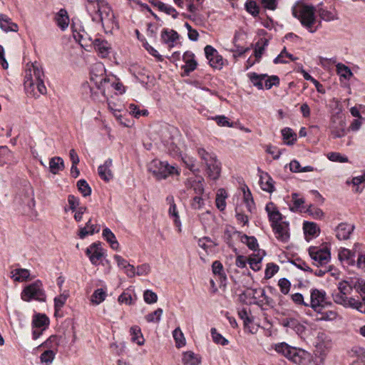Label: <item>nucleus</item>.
I'll list each match as a JSON object with an SVG mask.
<instances>
[{
  "label": "nucleus",
  "mask_w": 365,
  "mask_h": 365,
  "mask_svg": "<svg viewBox=\"0 0 365 365\" xmlns=\"http://www.w3.org/2000/svg\"><path fill=\"white\" fill-rule=\"evenodd\" d=\"M130 113L135 118L140 116H146L148 115V111L146 109H140L139 106L135 104L131 103L128 106Z\"/></svg>",
  "instance_id": "nucleus-54"
},
{
  "label": "nucleus",
  "mask_w": 365,
  "mask_h": 365,
  "mask_svg": "<svg viewBox=\"0 0 365 365\" xmlns=\"http://www.w3.org/2000/svg\"><path fill=\"white\" fill-rule=\"evenodd\" d=\"M238 236L240 237V241L245 244L250 250L254 251L258 250L257 240L255 237L247 236L240 232L238 233Z\"/></svg>",
  "instance_id": "nucleus-42"
},
{
  "label": "nucleus",
  "mask_w": 365,
  "mask_h": 365,
  "mask_svg": "<svg viewBox=\"0 0 365 365\" xmlns=\"http://www.w3.org/2000/svg\"><path fill=\"white\" fill-rule=\"evenodd\" d=\"M346 123L341 118H334L330 125L331 133L334 138H341L346 134Z\"/></svg>",
  "instance_id": "nucleus-16"
},
{
  "label": "nucleus",
  "mask_w": 365,
  "mask_h": 365,
  "mask_svg": "<svg viewBox=\"0 0 365 365\" xmlns=\"http://www.w3.org/2000/svg\"><path fill=\"white\" fill-rule=\"evenodd\" d=\"M106 68L103 63H97L92 66L90 72L91 81L100 90L103 82L108 78L105 74Z\"/></svg>",
  "instance_id": "nucleus-12"
},
{
  "label": "nucleus",
  "mask_w": 365,
  "mask_h": 365,
  "mask_svg": "<svg viewBox=\"0 0 365 365\" xmlns=\"http://www.w3.org/2000/svg\"><path fill=\"white\" fill-rule=\"evenodd\" d=\"M64 162L61 157H53L49 160L50 172L54 175L58 174L64 169Z\"/></svg>",
  "instance_id": "nucleus-38"
},
{
  "label": "nucleus",
  "mask_w": 365,
  "mask_h": 365,
  "mask_svg": "<svg viewBox=\"0 0 365 365\" xmlns=\"http://www.w3.org/2000/svg\"><path fill=\"white\" fill-rule=\"evenodd\" d=\"M197 153L200 159L203 161L205 165L210 163L215 162V160L217 158V156L215 153H209L202 148L197 149Z\"/></svg>",
  "instance_id": "nucleus-46"
},
{
  "label": "nucleus",
  "mask_w": 365,
  "mask_h": 365,
  "mask_svg": "<svg viewBox=\"0 0 365 365\" xmlns=\"http://www.w3.org/2000/svg\"><path fill=\"white\" fill-rule=\"evenodd\" d=\"M282 135L284 143L287 145H293L297 140L296 133L289 128L282 129Z\"/></svg>",
  "instance_id": "nucleus-45"
},
{
  "label": "nucleus",
  "mask_w": 365,
  "mask_h": 365,
  "mask_svg": "<svg viewBox=\"0 0 365 365\" xmlns=\"http://www.w3.org/2000/svg\"><path fill=\"white\" fill-rule=\"evenodd\" d=\"M224 59L219 53H216L213 57L209 60L210 66L215 68L220 69L224 66Z\"/></svg>",
  "instance_id": "nucleus-62"
},
{
  "label": "nucleus",
  "mask_w": 365,
  "mask_h": 365,
  "mask_svg": "<svg viewBox=\"0 0 365 365\" xmlns=\"http://www.w3.org/2000/svg\"><path fill=\"white\" fill-rule=\"evenodd\" d=\"M251 83L258 89L264 88V81L267 78V74H257L256 73H249L247 74Z\"/></svg>",
  "instance_id": "nucleus-41"
},
{
  "label": "nucleus",
  "mask_w": 365,
  "mask_h": 365,
  "mask_svg": "<svg viewBox=\"0 0 365 365\" xmlns=\"http://www.w3.org/2000/svg\"><path fill=\"white\" fill-rule=\"evenodd\" d=\"M54 21L57 26L62 30L65 31L69 25V16L68 12L64 9H61L54 16Z\"/></svg>",
  "instance_id": "nucleus-28"
},
{
  "label": "nucleus",
  "mask_w": 365,
  "mask_h": 365,
  "mask_svg": "<svg viewBox=\"0 0 365 365\" xmlns=\"http://www.w3.org/2000/svg\"><path fill=\"white\" fill-rule=\"evenodd\" d=\"M131 341L139 346L144 344L145 339L139 327L133 326L130 329Z\"/></svg>",
  "instance_id": "nucleus-40"
},
{
  "label": "nucleus",
  "mask_w": 365,
  "mask_h": 365,
  "mask_svg": "<svg viewBox=\"0 0 365 365\" xmlns=\"http://www.w3.org/2000/svg\"><path fill=\"white\" fill-rule=\"evenodd\" d=\"M89 14L93 21L101 22L103 26L110 28L115 24L113 12L105 0L102 2L100 1L99 4Z\"/></svg>",
  "instance_id": "nucleus-4"
},
{
  "label": "nucleus",
  "mask_w": 365,
  "mask_h": 365,
  "mask_svg": "<svg viewBox=\"0 0 365 365\" xmlns=\"http://www.w3.org/2000/svg\"><path fill=\"white\" fill-rule=\"evenodd\" d=\"M264 255L265 252L264 250H258L256 253H253L248 257V263L253 271L257 272L260 270L261 263Z\"/></svg>",
  "instance_id": "nucleus-24"
},
{
  "label": "nucleus",
  "mask_w": 365,
  "mask_h": 365,
  "mask_svg": "<svg viewBox=\"0 0 365 365\" xmlns=\"http://www.w3.org/2000/svg\"><path fill=\"white\" fill-rule=\"evenodd\" d=\"M106 292L103 289H97L91 296V302L98 305L106 299Z\"/></svg>",
  "instance_id": "nucleus-50"
},
{
  "label": "nucleus",
  "mask_w": 365,
  "mask_h": 365,
  "mask_svg": "<svg viewBox=\"0 0 365 365\" xmlns=\"http://www.w3.org/2000/svg\"><path fill=\"white\" fill-rule=\"evenodd\" d=\"M292 14L311 33L317 31V28L314 27L316 16L313 6L304 4L297 5L293 8Z\"/></svg>",
  "instance_id": "nucleus-3"
},
{
  "label": "nucleus",
  "mask_w": 365,
  "mask_h": 365,
  "mask_svg": "<svg viewBox=\"0 0 365 365\" xmlns=\"http://www.w3.org/2000/svg\"><path fill=\"white\" fill-rule=\"evenodd\" d=\"M112 160L108 159L98 168V175L101 178L106 182L110 181L113 175L111 171Z\"/></svg>",
  "instance_id": "nucleus-30"
},
{
  "label": "nucleus",
  "mask_w": 365,
  "mask_h": 365,
  "mask_svg": "<svg viewBox=\"0 0 365 365\" xmlns=\"http://www.w3.org/2000/svg\"><path fill=\"white\" fill-rule=\"evenodd\" d=\"M178 39V34L173 30L164 29L161 33V40L169 48H173Z\"/></svg>",
  "instance_id": "nucleus-31"
},
{
  "label": "nucleus",
  "mask_w": 365,
  "mask_h": 365,
  "mask_svg": "<svg viewBox=\"0 0 365 365\" xmlns=\"http://www.w3.org/2000/svg\"><path fill=\"white\" fill-rule=\"evenodd\" d=\"M277 239L282 242H287L289 238V224L286 222H281L272 225Z\"/></svg>",
  "instance_id": "nucleus-15"
},
{
  "label": "nucleus",
  "mask_w": 365,
  "mask_h": 365,
  "mask_svg": "<svg viewBox=\"0 0 365 365\" xmlns=\"http://www.w3.org/2000/svg\"><path fill=\"white\" fill-rule=\"evenodd\" d=\"M21 298L25 302H30L33 299L44 302L46 295L42 282L40 280H36L26 286L21 293Z\"/></svg>",
  "instance_id": "nucleus-5"
},
{
  "label": "nucleus",
  "mask_w": 365,
  "mask_h": 365,
  "mask_svg": "<svg viewBox=\"0 0 365 365\" xmlns=\"http://www.w3.org/2000/svg\"><path fill=\"white\" fill-rule=\"evenodd\" d=\"M246 294L252 297L254 299H259L265 295V292L262 288H249L246 291Z\"/></svg>",
  "instance_id": "nucleus-58"
},
{
  "label": "nucleus",
  "mask_w": 365,
  "mask_h": 365,
  "mask_svg": "<svg viewBox=\"0 0 365 365\" xmlns=\"http://www.w3.org/2000/svg\"><path fill=\"white\" fill-rule=\"evenodd\" d=\"M0 27L6 32L18 31L17 24L13 23L8 16L2 14H0Z\"/></svg>",
  "instance_id": "nucleus-33"
},
{
  "label": "nucleus",
  "mask_w": 365,
  "mask_h": 365,
  "mask_svg": "<svg viewBox=\"0 0 365 365\" xmlns=\"http://www.w3.org/2000/svg\"><path fill=\"white\" fill-rule=\"evenodd\" d=\"M148 170L157 180L165 179L174 173L178 174L175 167L170 165L167 162L158 160H154L149 164Z\"/></svg>",
  "instance_id": "nucleus-6"
},
{
  "label": "nucleus",
  "mask_w": 365,
  "mask_h": 365,
  "mask_svg": "<svg viewBox=\"0 0 365 365\" xmlns=\"http://www.w3.org/2000/svg\"><path fill=\"white\" fill-rule=\"evenodd\" d=\"M204 178L201 176H195L189 178L185 182L187 188L192 189L194 192L199 195H202L205 192Z\"/></svg>",
  "instance_id": "nucleus-14"
},
{
  "label": "nucleus",
  "mask_w": 365,
  "mask_h": 365,
  "mask_svg": "<svg viewBox=\"0 0 365 365\" xmlns=\"http://www.w3.org/2000/svg\"><path fill=\"white\" fill-rule=\"evenodd\" d=\"M289 58L292 61H294L297 59V58L294 57L293 55L288 53L286 51V48H284L281 53L274 59V63H287L289 61L287 60Z\"/></svg>",
  "instance_id": "nucleus-47"
},
{
  "label": "nucleus",
  "mask_w": 365,
  "mask_h": 365,
  "mask_svg": "<svg viewBox=\"0 0 365 365\" xmlns=\"http://www.w3.org/2000/svg\"><path fill=\"white\" fill-rule=\"evenodd\" d=\"M100 229V225L92 223L91 219H89L84 227L79 228L78 235L81 239H84L88 235L99 232Z\"/></svg>",
  "instance_id": "nucleus-26"
},
{
  "label": "nucleus",
  "mask_w": 365,
  "mask_h": 365,
  "mask_svg": "<svg viewBox=\"0 0 365 365\" xmlns=\"http://www.w3.org/2000/svg\"><path fill=\"white\" fill-rule=\"evenodd\" d=\"M258 3H259L258 0H247L245 3V6L247 11L253 16H256L259 14V6Z\"/></svg>",
  "instance_id": "nucleus-51"
},
{
  "label": "nucleus",
  "mask_w": 365,
  "mask_h": 365,
  "mask_svg": "<svg viewBox=\"0 0 365 365\" xmlns=\"http://www.w3.org/2000/svg\"><path fill=\"white\" fill-rule=\"evenodd\" d=\"M163 312V309L161 308H158L155 311L147 314L145 316V319L148 322L158 323L160 321Z\"/></svg>",
  "instance_id": "nucleus-60"
},
{
  "label": "nucleus",
  "mask_w": 365,
  "mask_h": 365,
  "mask_svg": "<svg viewBox=\"0 0 365 365\" xmlns=\"http://www.w3.org/2000/svg\"><path fill=\"white\" fill-rule=\"evenodd\" d=\"M267 44V40H262L261 42H258L255 49V58L256 61L259 62L264 51V48Z\"/></svg>",
  "instance_id": "nucleus-61"
},
{
  "label": "nucleus",
  "mask_w": 365,
  "mask_h": 365,
  "mask_svg": "<svg viewBox=\"0 0 365 365\" xmlns=\"http://www.w3.org/2000/svg\"><path fill=\"white\" fill-rule=\"evenodd\" d=\"M279 271L278 265L274 263H268L264 272L266 279L272 278Z\"/></svg>",
  "instance_id": "nucleus-64"
},
{
  "label": "nucleus",
  "mask_w": 365,
  "mask_h": 365,
  "mask_svg": "<svg viewBox=\"0 0 365 365\" xmlns=\"http://www.w3.org/2000/svg\"><path fill=\"white\" fill-rule=\"evenodd\" d=\"M332 347L331 340L324 335L321 334L317 337L316 344V351L322 356H325Z\"/></svg>",
  "instance_id": "nucleus-13"
},
{
  "label": "nucleus",
  "mask_w": 365,
  "mask_h": 365,
  "mask_svg": "<svg viewBox=\"0 0 365 365\" xmlns=\"http://www.w3.org/2000/svg\"><path fill=\"white\" fill-rule=\"evenodd\" d=\"M361 245L356 243L354 246V252L346 248H341L339 251V259L341 262L351 264L354 261V252H359Z\"/></svg>",
  "instance_id": "nucleus-21"
},
{
  "label": "nucleus",
  "mask_w": 365,
  "mask_h": 365,
  "mask_svg": "<svg viewBox=\"0 0 365 365\" xmlns=\"http://www.w3.org/2000/svg\"><path fill=\"white\" fill-rule=\"evenodd\" d=\"M309 255L314 264L317 267L327 264L331 259L330 250L327 247H311L309 248Z\"/></svg>",
  "instance_id": "nucleus-7"
},
{
  "label": "nucleus",
  "mask_w": 365,
  "mask_h": 365,
  "mask_svg": "<svg viewBox=\"0 0 365 365\" xmlns=\"http://www.w3.org/2000/svg\"><path fill=\"white\" fill-rule=\"evenodd\" d=\"M346 184H351L354 187H355L356 192H361L365 185V173L361 175L356 177H353L351 180H347Z\"/></svg>",
  "instance_id": "nucleus-39"
},
{
  "label": "nucleus",
  "mask_w": 365,
  "mask_h": 365,
  "mask_svg": "<svg viewBox=\"0 0 365 365\" xmlns=\"http://www.w3.org/2000/svg\"><path fill=\"white\" fill-rule=\"evenodd\" d=\"M173 336L175 339L176 346L178 348L182 347L185 345V338L180 327H177L175 329H174L173 331Z\"/></svg>",
  "instance_id": "nucleus-53"
},
{
  "label": "nucleus",
  "mask_w": 365,
  "mask_h": 365,
  "mask_svg": "<svg viewBox=\"0 0 365 365\" xmlns=\"http://www.w3.org/2000/svg\"><path fill=\"white\" fill-rule=\"evenodd\" d=\"M303 230L305 235L311 237L317 236L319 233V227L314 222H304Z\"/></svg>",
  "instance_id": "nucleus-43"
},
{
  "label": "nucleus",
  "mask_w": 365,
  "mask_h": 365,
  "mask_svg": "<svg viewBox=\"0 0 365 365\" xmlns=\"http://www.w3.org/2000/svg\"><path fill=\"white\" fill-rule=\"evenodd\" d=\"M210 332L212 340L215 343L222 346L228 344V340L225 339L224 336H222L220 333H218L215 328H212Z\"/></svg>",
  "instance_id": "nucleus-57"
},
{
  "label": "nucleus",
  "mask_w": 365,
  "mask_h": 365,
  "mask_svg": "<svg viewBox=\"0 0 365 365\" xmlns=\"http://www.w3.org/2000/svg\"><path fill=\"white\" fill-rule=\"evenodd\" d=\"M77 187L83 197H87L91 195V188L85 180H79L77 182Z\"/></svg>",
  "instance_id": "nucleus-59"
},
{
  "label": "nucleus",
  "mask_w": 365,
  "mask_h": 365,
  "mask_svg": "<svg viewBox=\"0 0 365 365\" xmlns=\"http://www.w3.org/2000/svg\"><path fill=\"white\" fill-rule=\"evenodd\" d=\"M27 66L24 82L26 93L34 98L46 94L47 89L44 84L45 76L42 66L35 61Z\"/></svg>",
  "instance_id": "nucleus-2"
},
{
  "label": "nucleus",
  "mask_w": 365,
  "mask_h": 365,
  "mask_svg": "<svg viewBox=\"0 0 365 365\" xmlns=\"http://www.w3.org/2000/svg\"><path fill=\"white\" fill-rule=\"evenodd\" d=\"M205 172L208 178L212 180H217L221 173V164L216 158L215 162H212L205 165Z\"/></svg>",
  "instance_id": "nucleus-20"
},
{
  "label": "nucleus",
  "mask_w": 365,
  "mask_h": 365,
  "mask_svg": "<svg viewBox=\"0 0 365 365\" xmlns=\"http://www.w3.org/2000/svg\"><path fill=\"white\" fill-rule=\"evenodd\" d=\"M49 324V319L45 314H35L32 319V327L34 329L38 328L45 330Z\"/></svg>",
  "instance_id": "nucleus-32"
},
{
  "label": "nucleus",
  "mask_w": 365,
  "mask_h": 365,
  "mask_svg": "<svg viewBox=\"0 0 365 365\" xmlns=\"http://www.w3.org/2000/svg\"><path fill=\"white\" fill-rule=\"evenodd\" d=\"M182 361L185 365H199L201 358L194 352L188 351L183 353Z\"/></svg>",
  "instance_id": "nucleus-37"
},
{
  "label": "nucleus",
  "mask_w": 365,
  "mask_h": 365,
  "mask_svg": "<svg viewBox=\"0 0 365 365\" xmlns=\"http://www.w3.org/2000/svg\"><path fill=\"white\" fill-rule=\"evenodd\" d=\"M259 173V185L261 188L267 192H272L274 190V180L270 175L265 172L258 170Z\"/></svg>",
  "instance_id": "nucleus-25"
},
{
  "label": "nucleus",
  "mask_w": 365,
  "mask_h": 365,
  "mask_svg": "<svg viewBox=\"0 0 365 365\" xmlns=\"http://www.w3.org/2000/svg\"><path fill=\"white\" fill-rule=\"evenodd\" d=\"M104 98L106 100L108 109L113 113V114L117 118H119L120 117V115L119 113L121 110V106L118 105L116 103L113 101H111L109 99V96H106V97H104Z\"/></svg>",
  "instance_id": "nucleus-56"
},
{
  "label": "nucleus",
  "mask_w": 365,
  "mask_h": 365,
  "mask_svg": "<svg viewBox=\"0 0 365 365\" xmlns=\"http://www.w3.org/2000/svg\"><path fill=\"white\" fill-rule=\"evenodd\" d=\"M158 8L161 11L165 12V14L172 16L173 18L176 19L178 17V13L172 6L163 3H158Z\"/></svg>",
  "instance_id": "nucleus-55"
},
{
  "label": "nucleus",
  "mask_w": 365,
  "mask_h": 365,
  "mask_svg": "<svg viewBox=\"0 0 365 365\" xmlns=\"http://www.w3.org/2000/svg\"><path fill=\"white\" fill-rule=\"evenodd\" d=\"M73 37L85 48L92 46L94 43V40L92 39L91 35L83 29L78 31H74Z\"/></svg>",
  "instance_id": "nucleus-22"
},
{
  "label": "nucleus",
  "mask_w": 365,
  "mask_h": 365,
  "mask_svg": "<svg viewBox=\"0 0 365 365\" xmlns=\"http://www.w3.org/2000/svg\"><path fill=\"white\" fill-rule=\"evenodd\" d=\"M102 236L114 250H118L119 243L113 232L108 227L103 230Z\"/></svg>",
  "instance_id": "nucleus-34"
},
{
  "label": "nucleus",
  "mask_w": 365,
  "mask_h": 365,
  "mask_svg": "<svg viewBox=\"0 0 365 365\" xmlns=\"http://www.w3.org/2000/svg\"><path fill=\"white\" fill-rule=\"evenodd\" d=\"M227 197V194L224 189H219L217 192V196L215 199V203L217 207L222 211L226 207V202L225 200Z\"/></svg>",
  "instance_id": "nucleus-44"
},
{
  "label": "nucleus",
  "mask_w": 365,
  "mask_h": 365,
  "mask_svg": "<svg viewBox=\"0 0 365 365\" xmlns=\"http://www.w3.org/2000/svg\"><path fill=\"white\" fill-rule=\"evenodd\" d=\"M166 201L170 205V207L168 210V214L170 217L173 220L175 225L178 227V231H181V222L180 220V216L177 210L176 205L174 201V197L173 196H168L166 198Z\"/></svg>",
  "instance_id": "nucleus-23"
},
{
  "label": "nucleus",
  "mask_w": 365,
  "mask_h": 365,
  "mask_svg": "<svg viewBox=\"0 0 365 365\" xmlns=\"http://www.w3.org/2000/svg\"><path fill=\"white\" fill-rule=\"evenodd\" d=\"M294 346L289 345L286 342H279L272 344L269 350H274L278 354L284 356L287 359L290 358V354Z\"/></svg>",
  "instance_id": "nucleus-27"
},
{
  "label": "nucleus",
  "mask_w": 365,
  "mask_h": 365,
  "mask_svg": "<svg viewBox=\"0 0 365 365\" xmlns=\"http://www.w3.org/2000/svg\"><path fill=\"white\" fill-rule=\"evenodd\" d=\"M292 200L293 202V207H291L292 211L298 210L304 203V199L303 197H299L297 193H293L292 195Z\"/></svg>",
  "instance_id": "nucleus-63"
},
{
  "label": "nucleus",
  "mask_w": 365,
  "mask_h": 365,
  "mask_svg": "<svg viewBox=\"0 0 365 365\" xmlns=\"http://www.w3.org/2000/svg\"><path fill=\"white\" fill-rule=\"evenodd\" d=\"M114 89L116 93L123 94L125 92V88L120 80L115 76H108L103 82L100 90L103 97L109 96L110 90Z\"/></svg>",
  "instance_id": "nucleus-10"
},
{
  "label": "nucleus",
  "mask_w": 365,
  "mask_h": 365,
  "mask_svg": "<svg viewBox=\"0 0 365 365\" xmlns=\"http://www.w3.org/2000/svg\"><path fill=\"white\" fill-rule=\"evenodd\" d=\"M61 336L52 335L43 342L39 347H44L48 350L58 351V346L61 343Z\"/></svg>",
  "instance_id": "nucleus-35"
},
{
  "label": "nucleus",
  "mask_w": 365,
  "mask_h": 365,
  "mask_svg": "<svg viewBox=\"0 0 365 365\" xmlns=\"http://www.w3.org/2000/svg\"><path fill=\"white\" fill-rule=\"evenodd\" d=\"M182 61L185 64L182 66V68L184 70L185 76H188L190 72L196 69L197 66L194 53L189 51L185 52L182 56Z\"/></svg>",
  "instance_id": "nucleus-17"
},
{
  "label": "nucleus",
  "mask_w": 365,
  "mask_h": 365,
  "mask_svg": "<svg viewBox=\"0 0 365 365\" xmlns=\"http://www.w3.org/2000/svg\"><path fill=\"white\" fill-rule=\"evenodd\" d=\"M354 230V226L346 222L340 223L335 229L336 237L339 240H347Z\"/></svg>",
  "instance_id": "nucleus-19"
},
{
  "label": "nucleus",
  "mask_w": 365,
  "mask_h": 365,
  "mask_svg": "<svg viewBox=\"0 0 365 365\" xmlns=\"http://www.w3.org/2000/svg\"><path fill=\"white\" fill-rule=\"evenodd\" d=\"M30 277V272L26 269L18 268L11 272V277L15 282H22L26 281Z\"/></svg>",
  "instance_id": "nucleus-36"
},
{
  "label": "nucleus",
  "mask_w": 365,
  "mask_h": 365,
  "mask_svg": "<svg viewBox=\"0 0 365 365\" xmlns=\"http://www.w3.org/2000/svg\"><path fill=\"white\" fill-rule=\"evenodd\" d=\"M93 45L101 58H106L108 56L111 47L106 41L96 38Z\"/></svg>",
  "instance_id": "nucleus-29"
},
{
  "label": "nucleus",
  "mask_w": 365,
  "mask_h": 365,
  "mask_svg": "<svg viewBox=\"0 0 365 365\" xmlns=\"http://www.w3.org/2000/svg\"><path fill=\"white\" fill-rule=\"evenodd\" d=\"M265 210L267 213L269 220L271 222V226L283 222L282 214L273 202H270L267 203L265 207Z\"/></svg>",
  "instance_id": "nucleus-18"
},
{
  "label": "nucleus",
  "mask_w": 365,
  "mask_h": 365,
  "mask_svg": "<svg viewBox=\"0 0 365 365\" xmlns=\"http://www.w3.org/2000/svg\"><path fill=\"white\" fill-rule=\"evenodd\" d=\"M327 304V293L324 290L318 289L310 290V302L308 303V307H310L314 312L320 313Z\"/></svg>",
  "instance_id": "nucleus-8"
},
{
  "label": "nucleus",
  "mask_w": 365,
  "mask_h": 365,
  "mask_svg": "<svg viewBox=\"0 0 365 365\" xmlns=\"http://www.w3.org/2000/svg\"><path fill=\"white\" fill-rule=\"evenodd\" d=\"M93 265L97 266L101 263L106 257V250L102 247L101 242H95L90 245L85 251Z\"/></svg>",
  "instance_id": "nucleus-9"
},
{
  "label": "nucleus",
  "mask_w": 365,
  "mask_h": 365,
  "mask_svg": "<svg viewBox=\"0 0 365 365\" xmlns=\"http://www.w3.org/2000/svg\"><path fill=\"white\" fill-rule=\"evenodd\" d=\"M57 351L46 349L40 356V361L42 364L50 365L54 360Z\"/></svg>",
  "instance_id": "nucleus-49"
},
{
  "label": "nucleus",
  "mask_w": 365,
  "mask_h": 365,
  "mask_svg": "<svg viewBox=\"0 0 365 365\" xmlns=\"http://www.w3.org/2000/svg\"><path fill=\"white\" fill-rule=\"evenodd\" d=\"M288 360L297 365H309L312 361V356L309 351L294 346Z\"/></svg>",
  "instance_id": "nucleus-11"
},
{
  "label": "nucleus",
  "mask_w": 365,
  "mask_h": 365,
  "mask_svg": "<svg viewBox=\"0 0 365 365\" xmlns=\"http://www.w3.org/2000/svg\"><path fill=\"white\" fill-rule=\"evenodd\" d=\"M337 289L338 292L333 294L336 304L365 314V280L347 277L338 283Z\"/></svg>",
  "instance_id": "nucleus-1"
},
{
  "label": "nucleus",
  "mask_w": 365,
  "mask_h": 365,
  "mask_svg": "<svg viewBox=\"0 0 365 365\" xmlns=\"http://www.w3.org/2000/svg\"><path fill=\"white\" fill-rule=\"evenodd\" d=\"M336 73L341 78L348 80L352 76V72L350 68L344 64L339 63L336 64Z\"/></svg>",
  "instance_id": "nucleus-48"
},
{
  "label": "nucleus",
  "mask_w": 365,
  "mask_h": 365,
  "mask_svg": "<svg viewBox=\"0 0 365 365\" xmlns=\"http://www.w3.org/2000/svg\"><path fill=\"white\" fill-rule=\"evenodd\" d=\"M69 297L68 292H64L60 295L54 298V308L56 312L60 311L63 305L66 304L67 299Z\"/></svg>",
  "instance_id": "nucleus-52"
}]
</instances>
